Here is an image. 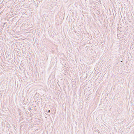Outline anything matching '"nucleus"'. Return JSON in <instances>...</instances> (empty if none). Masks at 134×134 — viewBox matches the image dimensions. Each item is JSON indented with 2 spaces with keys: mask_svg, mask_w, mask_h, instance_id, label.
I'll use <instances>...</instances> for the list:
<instances>
[{
  "mask_svg": "<svg viewBox=\"0 0 134 134\" xmlns=\"http://www.w3.org/2000/svg\"><path fill=\"white\" fill-rule=\"evenodd\" d=\"M104 43H103V42L102 41V42L101 43V44H102L103 45Z\"/></svg>",
  "mask_w": 134,
  "mask_h": 134,
  "instance_id": "nucleus-1",
  "label": "nucleus"
},
{
  "mask_svg": "<svg viewBox=\"0 0 134 134\" xmlns=\"http://www.w3.org/2000/svg\"><path fill=\"white\" fill-rule=\"evenodd\" d=\"M50 110H49L48 111V112L49 113V112H50Z\"/></svg>",
  "mask_w": 134,
  "mask_h": 134,
  "instance_id": "nucleus-2",
  "label": "nucleus"
}]
</instances>
